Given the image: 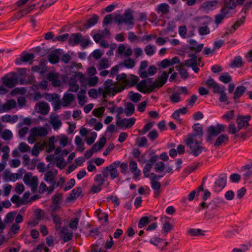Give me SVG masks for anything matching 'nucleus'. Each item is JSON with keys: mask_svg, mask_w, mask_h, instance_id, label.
I'll list each match as a JSON object with an SVG mask.
<instances>
[{"mask_svg": "<svg viewBox=\"0 0 252 252\" xmlns=\"http://www.w3.org/2000/svg\"><path fill=\"white\" fill-rule=\"evenodd\" d=\"M157 72V68L154 65H152L149 67L148 71H141L139 73L140 77L143 79H145L148 76H153Z\"/></svg>", "mask_w": 252, "mask_h": 252, "instance_id": "obj_27", "label": "nucleus"}, {"mask_svg": "<svg viewBox=\"0 0 252 252\" xmlns=\"http://www.w3.org/2000/svg\"><path fill=\"white\" fill-rule=\"evenodd\" d=\"M113 20V17L111 14L106 15L103 19V27H105L111 24Z\"/></svg>", "mask_w": 252, "mask_h": 252, "instance_id": "obj_59", "label": "nucleus"}, {"mask_svg": "<svg viewBox=\"0 0 252 252\" xmlns=\"http://www.w3.org/2000/svg\"><path fill=\"white\" fill-rule=\"evenodd\" d=\"M38 106L40 114L42 115H46L48 114L49 110V106L47 103L40 102L38 103Z\"/></svg>", "mask_w": 252, "mask_h": 252, "instance_id": "obj_33", "label": "nucleus"}, {"mask_svg": "<svg viewBox=\"0 0 252 252\" xmlns=\"http://www.w3.org/2000/svg\"><path fill=\"white\" fill-rule=\"evenodd\" d=\"M189 57L190 59L187 60L185 61V65L187 67H190V66H192L194 64H197V57L196 55V54H191L189 55Z\"/></svg>", "mask_w": 252, "mask_h": 252, "instance_id": "obj_30", "label": "nucleus"}, {"mask_svg": "<svg viewBox=\"0 0 252 252\" xmlns=\"http://www.w3.org/2000/svg\"><path fill=\"white\" fill-rule=\"evenodd\" d=\"M1 137L4 140H9L12 137V133L9 129H5L1 132Z\"/></svg>", "mask_w": 252, "mask_h": 252, "instance_id": "obj_43", "label": "nucleus"}, {"mask_svg": "<svg viewBox=\"0 0 252 252\" xmlns=\"http://www.w3.org/2000/svg\"><path fill=\"white\" fill-rule=\"evenodd\" d=\"M32 131L34 133V134L37 136H45L47 135L48 132L46 128L41 127H33L32 129Z\"/></svg>", "mask_w": 252, "mask_h": 252, "instance_id": "obj_29", "label": "nucleus"}, {"mask_svg": "<svg viewBox=\"0 0 252 252\" xmlns=\"http://www.w3.org/2000/svg\"><path fill=\"white\" fill-rule=\"evenodd\" d=\"M202 84L206 85L208 88L212 89L214 93L219 94L220 93L221 86L216 82L214 80H206L203 81Z\"/></svg>", "mask_w": 252, "mask_h": 252, "instance_id": "obj_16", "label": "nucleus"}, {"mask_svg": "<svg viewBox=\"0 0 252 252\" xmlns=\"http://www.w3.org/2000/svg\"><path fill=\"white\" fill-rule=\"evenodd\" d=\"M57 173L53 172L51 171H48L47 172L44 177V180L47 183L51 184V188L53 189V188H55L56 182L55 181V178L56 177Z\"/></svg>", "mask_w": 252, "mask_h": 252, "instance_id": "obj_15", "label": "nucleus"}, {"mask_svg": "<svg viewBox=\"0 0 252 252\" xmlns=\"http://www.w3.org/2000/svg\"><path fill=\"white\" fill-rule=\"evenodd\" d=\"M113 82L112 80H107L103 86L99 87L97 91L95 89H91L89 92L90 97L95 98L97 94H102L105 98L107 95H114L118 92H121L125 89H128L136 85L137 89L141 93H149L156 88H159L163 86L167 80H141L138 84L139 80H117Z\"/></svg>", "mask_w": 252, "mask_h": 252, "instance_id": "obj_1", "label": "nucleus"}, {"mask_svg": "<svg viewBox=\"0 0 252 252\" xmlns=\"http://www.w3.org/2000/svg\"><path fill=\"white\" fill-rule=\"evenodd\" d=\"M35 58V55L33 53H29L26 51H23L20 55L19 58H17L15 60V63L17 65H21L23 63L30 62L31 64V61Z\"/></svg>", "mask_w": 252, "mask_h": 252, "instance_id": "obj_7", "label": "nucleus"}, {"mask_svg": "<svg viewBox=\"0 0 252 252\" xmlns=\"http://www.w3.org/2000/svg\"><path fill=\"white\" fill-rule=\"evenodd\" d=\"M32 70L38 72L40 76H43L48 71V67L44 62H40L38 65L33 66Z\"/></svg>", "mask_w": 252, "mask_h": 252, "instance_id": "obj_20", "label": "nucleus"}, {"mask_svg": "<svg viewBox=\"0 0 252 252\" xmlns=\"http://www.w3.org/2000/svg\"><path fill=\"white\" fill-rule=\"evenodd\" d=\"M75 100L74 94L70 93H65L64 94L62 100L57 103L63 107H68Z\"/></svg>", "mask_w": 252, "mask_h": 252, "instance_id": "obj_12", "label": "nucleus"}, {"mask_svg": "<svg viewBox=\"0 0 252 252\" xmlns=\"http://www.w3.org/2000/svg\"><path fill=\"white\" fill-rule=\"evenodd\" d=\"M79 88V86L77 84L76 80H69V91L73 92H77Z\"/></svg>", "mask_w": 252, "mask_h": 252, "instance_id": "obj_40", "label": "nucleus"}, {"mask_svg": "<svg viewBox=\"0 0 252 252\" xmlns=\"http://www.w3.org/2000/svg\"><path fill=\"white\" fill-rule=\"evenodd\" d=\"M150 220L148 217H142L138 222V227L140 228H142L146 224H148Z\"/></svg>", "mask_w": 252, "mask_h": 252, "instance_id": "obj_55", "label": "nucleus"}, {"mask_svg": "<svg viewBox=\"0 0 252 252\" xmlns=\"http://www.w3.org/2000/svg\"><path fill=\"white\" fill-rule=\"evenodd\" d=\"M50 123L55 130L58 129L62 125L61 120L57 116L51 118Z\"/></svg>", "mask_w": 252, "mask_h": 252, "instance_id": "obj_37", "label": "nucleus"}, {"mask_svg": "<svg viewBox=\"0 0 252 252\" xmlns=\"http://www.w3.org/2000/svg\"><path fill=\"white\" fill-rule=\"evenodd\" d=\"M202 139H195L194 136L187 138L186 144L190 149V153L195 157L199 156L202 151H206L207 149L201 145Z\"/></svg>", "mask_w": 252, "mask_h": 252, "instance_id": "obj_2", "label": "nucleus"}, {"mask_svg": "<svg viewBox=\"0 0 252 252\" xmlns=\"http://www.w3.org/2000/svg\"><path fill=\"white\" fill-rule=\"evenodd\" d=\"M106 142V137L103 136L99 139V142H96L93 145L92 149L95 152H96L104 147Z\"/></svg>", "mask_w": 252, "mask_h": 252, "instance_id": "obj_31", "label": "nucleus"}, {"mask_svg": "<svg viewBox=\"0 0 252 252\" xmlns=\"http://www.w3.org/2000/svg\"><path fill=\"white\" fill-rule=\"evenodd\" d=\"M28 71L26 68H19L17 69V72H10L1 77L0 79H22L26 77Z\"/></svg>", "mask_w": 252, "mask_h": 252, "instance_id": "obj_6", "label": "nucleus"}, {"mask_svg": "<svg viewBox=\"0 0 252 252\" xmlns=\"http://www.w3.org/2000/svg\"><path fill=\"white\" fill-rule=\"evenodd\" d=\"M134 111V105L131 102L126 103L124 112L127 116L131 115Z\"/></svg>", "mask_w": 252, "mask_h": 252, "instance_id": "obj_39", "label": "nucleus"}, {"mask_svg": "<svg viewBox=\"0 0 252 252\" xmlns=\"http://www.w3.org/2000/svg\"><path fill=\"white\" fill-rule=\"evenodd\" d=\"M75 143L77 146L76 151H79L80 152H83L85 148L84 147V144L83 142L82 138L79 136H77L75 139Z\"/></svg>", "mask_w": 252, "mask_h": 252, "instance_id": "obj_38", "label": "nucleus"}, {"mask_svg": "<svg viewBox=\"0 0 252 252\" xmlns=\"http://www.w3.org/2000/svg\"><path fill=\"white\" fill-rule=\"evenodd\" d=\"M225 90L224 86H220V91L219 93L220 94L219 98L220 102H225L227 100V96L225 93Z\"/></svg>", "mask_w": 252, "mask_h": 252, "instance_id": "obj_50", "label": "nucleus"}, {"mask_svg": "<svg viewBox=\"0 0 252 252\" xmlns=\"http://www.w3.org/2000/svg\"><path fill=\"white\" fill-rule=\"evenodd\" d=\"M165 168V164L162 161H159L156 163L155 166V171L157 172H163Z\"/></svg>", "mask_w": 252, "mask_h": 252, "instance_id": "obj_54", "label": "nucleus"}, {"mask_svg": "<svg viewBox=\"0 0 252 252\" xmlns=\"http://www.w3.org/2000/svg\"><path fill=\"white\" fill-rule=\"evenodd\" d=\"M225 130V126L218 124L216 126H211L207 129V134L215 137Z\"/></svg>", "mask_w": 252, "mask_h": 252, "instance_id": "obj_9", "label": "nucleus"}, {"mask_svg": "<svg viewBox=\"0 0 252 252\" xmlns=\"http://www.w3.org/2000/svg\"><path fill=\"white\" fill-rule=\"evenodd\" d=\"M56 165L57 167L60 169H63L65 166L66 163L64 161L63 157L56 158Z\"/></svg>", "mask_w": 252, "mask_h": 252, "instance_id": "obj_52", "label": "nucleus"}, {"mask_svg": "<svg viewBox=\"0 0 252 252\" xmlns=\"http://www.w3.org/2000/svg\"><path fill=\"white\" fill-rule=\"evenodd\" d=\"M246 91V88L243 86H238L234 94L233 98L236 99L241 97Z\"/></svg>", "mask_w": 252, "mask_h": 252, "instance_id": "obj_36", "label": "nucleus"}, {"mask_svg": "<svg viewBox=\"0 0 252 252\" xmlns=\"http://www.w3.org/2000/svg\"><path fill=\"white\" fill-rule=\"evenodd\" d=\"M104 112V108L102 107L94 109L93 111L94 115L97 117H100Z\"/></svg>", "mask_w": 252, "mask_h": 252, "instance_id": "obj_58", "label": "nucleus"}, {"mask_svg": "<svg viewBox=\"0 0 252 252\" xmlns=\"http://www.w3.org/2000/svg\"><path fill=\"white\" fill-rule=\"evenodd\" d=\"M240 129H238V127L236 126L234 124H230L228 127V132L232 134H235L238 132Z\"/></svg>", "mask_w": 252, "mask_h": 252, "instance_id": "obj_56", "label": "nucleus"}, {"mask_svg": "<svg viewBox=\"0 0 252 252\" xmlns=\"http://www.w3.org/2000/svg\"><path fill=\"white\" fill-rule=\"evenodd\" d=\"M42 150V144L38 142L36 143L32 151V154L34 156H37L39 153V151Z\"/></svg>", "mask_w": 252, "mask_h": 252, "instance_id": "obj_45", "label": "nucleus"}, {"mask_svg": "<svg viewBox=\"0 0 252 252\" xmlns=\"http://www.w3.org/2000/svg\"><path fill=\"white\" fill-rule=\"evenodd\" d=\"M24 183L31 188V190L34 193L37 190L38 184V178L36 176H32V174H26L23 178Z\"/></svg>", "mask_w": 252, "mask_h": 252, "instance_id": "obj_5", "label": "nucleus"}, {"mask_svg": "<svg viewBox=\"0 0 252 252\" xmlns=\"http://www.w3.org/2000/svg\"><path fill=\"white\" fill-rule=\"evenodd\" d=\"M246 18V15H242L241 18L238 20L234 23V24L231 26V28L234 30V31H236L245 23V19Z\"/></svg>", "mask_w": 252, "mask_h": 252, "instance_id": "obj_42", "label": "nucleus"}, {"mask_svg": "<svg viewBox=\"0 0 252 252\" xmlns=\"http://www.w3.org/2000/svg\"><path fill=\"white\" fill-rule=\"evenodd\" d=\"M198 32L201 35H206L209 33L210 30L208 26H205L200 27L198 29Z\"/></svg>", "mask_w": 252, "mask_h": 252, "instance_id": "obj_63", "label": "nucleus"}, {"mask_svg": "<svg viewBox=\"0 0 252 252\" xmlns=\"http://www.w3.org/2000/svg\"><path fill=\"white\" fill-rule=\"evenodd\" d=\"M173 68H170L168 71H163L162 72H160V74L158 75V77L157 79H168L169 74L171 73L173 71Z\"/></svg>", "mask_w": 252, "mask_h": 252, "instance_id": "obj_51", "label": "nucleus"}, {"mask_svg": "<svg viewBox=\"0 0 252 252\" xmlns=\"http://www.w3.org/2000/svg\"><path fill=\"white\" fill-rule=\"evenodd\" d=\"M157 37L156 34H148L147 35H144L141 38V41L142 42L146 43L151 41L152 39H155Z\"/></svg>", "mask_w": 252, "mask_h": 252, "instance_id": "obj_62", "label": "nucleus"}, {"mask_svg": "<svg viewBox=\"0 0 252 252\" xmlns=\"http://www.w3.org/2000/svg\"><path fill=\"white\" fill-rule=\"evenodd\" d=\"M189 43L191 46L189 47V49L191 51H194L195 54H197L201 52L203 49L204 44L201 43L197 45V42L194 39H189Z\"/></svg>", "mask_w": 252, "mask_h": 252, "instance_id": "obj_23", "label": "nucleus"}, {"mask_svg": "<svg viewBox=\"0 0 252 252\" xmlns=\"http://www.w3.org/2000/svg\"><path fill=\"white\" fill-rule=\"evenodd\" d=\"M114 21L120 25L122 23H124L127 25H133L134 24V17L131 12L126 10L124 16L121 14H116L114 18Z\"/></svg>", "mask_w": 252, "mask_h": 252, "instance_id": "obj_3", "label": "nucleus"}, {"mask_svg": "<svg viewBox=\"0 0 252 252\" xmlns=\"http://www.w3.org/2000/svg\"><path fill=\"white\" fill-rule=\"evenodd\" d=\"M128 95L130 100L135 103L138 102L142 96L139 93H134L133 92H129Z\"/></svg>", "mask_w": 252, "mask_h": 252, "instance_id": "obj_46", "label": "nucleus"}, {"mask_svg": "<svg viewBox=\"0 0 252 252\" xmlns=\"http://www.w3.org/2000/svg\"><path fill=\"white\" fill-rule=\"evenodd\" d=\"M61 49H56L49 55L48 60L51 64H55L59 62V55H61Z\"/></svg>", "mask_w": 252, "mask_h": 252, "instance_id": "obj_21", "label": "nucleus"}, {"mask_svg": "<svg viewBox=\"0 0 252 252\" xmlns=\"http://www.w3.org/2000/svg\"><path fill=\"white\" fill-rule=\"evenodd\" d=\"M87 72L88 75L89 76V77L87 79H98L97 76L92 77L96 73V69L94 66H91L88 68Z\"/></svg>", "mask_w": 252, "mask_h": 252, "instance_id": "obj_53", "label": "nucleus"}, {"mask_svg": "<svg viewBox=\"0 0 252 252\" xmlns=\"http://www.w3.org/2000/svg\"><path fill=\"white\" fill-rule=\"evenodd\" d=\"M99 67L100 69H105L109 67L108 59L106 58L102 59L99 63Z\"/></svg>", "mask_w": 252, "mask_h": 252, "instance_id": "obj_64", "label": "nucleus"}, {"mask_svg": "<svg viewBox=\"0 0 252 252\" xmlns=\"http://www.w3.org/2000/svg\"><path fill=\"white\" fill-rule=\"evenodd\" d=\"M94 181L97 183L96 184L102 186L105 181V179L102 177L101 174H97L94 178Z\"/></svg>", "mask_w": 252, "mask_h": 252, "instance_id": "obj_57", "label": "nucleus"}, {"mask_svg": "<svg viewBox=\"0 0 252 252\" xmlns=\"http://www.w3.org/2000/svg\"><path fill=\"white\" fill-rule=\"evenodd\" d=\"M135 119L130 118L128 119H121L120 118L117 121L116 125L123 129L126 128L131 127L135 123Z\"/></svg>", "mask_w": 252, "mask_h": 252, "instance_id": "obj_11", "label": "nucleus"}, {"mask_svg": "<svg viewBox=\"0 0 252 252\" xmlns=\"http://www.w3.org/2000/svg\"><path fill=\"white\" fill-rule=\"evenodd\" d=\"M231 2L232 0L225 1L223 6L220 9V12L226 18L232 16L236 12V3L235 1Z\"/></svg>", "mask_w": 252, "mask_h": 252, "instance_id": "obj_4", "label": "nucleus"}, {"mask_svg": "<svg viewBox=\"0 0 252 252\" xmlns=\"http://www.w3.org/2000/svg\"><path fill=\"white\" fill-rule=\"evenodd\" d=\"M83 36L80 33H74L70 34L68 40V44L74 46L75 45H78L82 42Z\"/></svg>", "mask_w": 252, "mask_h": 252, "instance_id": "obj_18", "label": "nucleus"}, {"mask_svg": "<svg viewBox=\"0 0 252 252\" xmlns=\"http://www.w3.org/2000/svg\"><path fill=\"white\" fill-rule=\"evenodd\" d=\"M218 3V1L217 0H210L203 2L202 4V7L205 10H213L217 7Z\"/></svg>", "mask_w": 252, "mask_h": 252, "instance_id": "obj_28", "label": "nucleus"}, {"mask_svg": "<svg viewBox=\"0 0 252 252\" xmlns=\"http://www.w3.org/2000/svg\"><path fill=\"white\" fill-rule=\"evenodd\" d=\"M251 117L250 115L246 116H243L239 115L236 119V123L238 129H241L242 128H246L249 126V121L251 120Z\"/></svg>", "mask_w": 252, "mask_h": 252, "instance_id": "obj_13", "label": "nucleus"}, {"mask_svg": "<svg viewBox=\"0 0 252 252\" xmlns=\"http://www.w3.org/2000/svg\"><path fill=\"white\" fill-rule=\"evenodd\" d=\"M120 164V161H116L108 166H106V169L109 171V175L111 180H114L119 177V173L118 171L117 168Z\"/></svg>", "mask_w": 252, "mask_h": 252, "instance_id": "obj_10", "label": "nucleus"}, {"mask_svg": "<svg viewBox=\"0 0 252 252\" xmlns=\"http://www.w3.org/2000/svg\"><path fill=\"white\" fill-rule=\"evenodd\" d=\"M170 6L166 3L159 4L156 8V11L158 14L161 13L162 15L167 14L170 11Z\"/></svg>", "mask_w": 252, "mask_h": 252, "instance_id": "obj_26", "label": "nucleus"}, {"mask_svg": "<svg viewBox=\"0 0 252 252\" xmlns=\"http://www.w3.org/2000/svg\"><path fill=\"white\" fill-rule=\"evenodd\" d=\"M129 168L131 172L133 174V178L136 179L141 175V171L137 168L136 161L131 160L129 162Z\"/></svg>", "mask_w": 252, "mask_h": 252, "instance_id": "obj_22", "label": "nucleus"}, {"mask_svg": "<svg viewBox=\"0 0 252 252\" xmlns=\"http://www.w3.org/2000/svg\"><path fill=\"white\" fill-rule=\"evenodd\" d=\"M16 105V101L14 99H11L4 104L0 105V113L8 112L15 108Z\"/></svg>", "mask_w": 252, "mask_h": 252, "instance_id": "obj_17", "label": "nucleus"}, {"mask_svg": "<svg viewBox=\"0 0 252 252\" xmlns=\"http://www.w3.org/2000/svg\"><path fill=\"white\" fill-rule=\"evenodd\" d=\"M45 98L49 101H51L56 99H59V96L56 94H45L44 95Z\"/></svg>", "mask_w": 252, "mask_h": 252, "instance_id": "obj_61", "label": "nucleus"}, {"mask_svg": "<svg viewBox=\"0 0 252 252\" xmlns=\"http://www.w3.org/2000/svg\"><path fill=\"white\" fill-rule=\"evenodd\" d=\"M227 177L226 175H220L216 181L214 189L216 191L221 190L226 186Z\"/></svg>", "mask_w": 252, "mask_h": 252, "instance_id": "obj_14", "label": "nucleus"}, {"mask_svg": "<svg viewBox=\"0 0 252 252\" xmlns=\"http://www.w3.org/2000/svg\"><path fill=\"white\" fill-rule=\"evenodd\" d=\"M82 192V188L80 187L76 188L72 190L70 196L67 198L68 201H71L77 198Z\"/></svg>", "mask_w": 252, "mask_h": 252, "instance_id": "obj_32", "label": "nucleus"}, {"mask_svg": "<svg viewBox=\"0 0 252 252\" xmlns=\"http://www.w3.org/2000/svg\"><path fill=\"white\" fill-rule=\"evenodd\" d=\"M178 70L179 74L182 78L186 79L189 77V74L187 70L185 68L183 65H180L178 66Z\"/></svg>", "mask_w": 252, "mask_h": 252, "instance_id": "obj_44", "label": "nucleus"}, {"mask_svg": "<svg viewBox=\"0 0 252 252\" xmlns=\"http://www.w3.org/2000/svg\"><path fill=\"white\" fill-rule=\"evenodd\" d=\"M99 19L98 16L96 14H93L92 17L87 20L85 23L83 24L82 26H78V29L80 31H83L88 30L90 28L94 26L98 22Z\"/></svg>", "mask_w": 252, "mask_h": 252, "instance_id": "obj_8", "label": "nucleus"}, {"mask_svg": "<svg viewBox=\"0 0 252 252\" xmlns=\"http://www.w3.org/2000/svg\"><path fill=\"white\" fill-rule=\"evenodd\" d=\"M155 49L156 47L155 46L148 45L144 48V51L148 56H151L155 53Z\"/></svg>", "mask_w": 252, "mask_h": 252, "instance_id": "obj_49", "label": "nucleus"}, {"mask_svg": "<svg viewBox=\"0 0 252 252\" xmlns=\"http://www.w3.org/2000/svg\"><path fill=\"white\" fill-rule=\"evenodd\" d=\"M188 234L191 236H197L199 235H203L202 233V230L200 229L190 228L188 230Z\"/></svg>", "mask_w": 252, "mask_h": 252, "instance_id": "obj_47", "label": "nucleus"}, {"mask_svg": "<svg viewBox=\"0 0 252 252\" xmlns=\"http://www.w3.org/2000/svg\"><path fill=\"white\" fill-rule=\"evenodd\" d=\"M86 92L85 91L81 90L77 94L79 103L83 105L86 102V96L85 95Z\"/></svg>", "mask_w": 252, "mask_h": 252, "instance_id": "obj_41", "label": "nucleus"}, {"mask_svg": "<svg viewBox=\"0 0 252 252\" xmlns=\"http://www.w3.org/2000/svg\"><path fill=\"white\" fill-rule=\"evenodd\" d=\"M162 228L163 233L166 234L173 229V226L168 221H166L163 223Z\"/></svg>", "mask_w": 252, "mask_h": 252, "instance_id": "obj_48", "label": "nucleus"}, {"mask_svg": "<svg viewBox=\"0 0 252 252\" xmlns=\"http://www.w3.org/2000/svg\"><path fill=\"white\" fill-rule=\"evenodd\" d=\"M244 63L243 62L242 58L240 56H237L229 63V66L232 68H240L243 66Z\"/></svg>", "mask_w": 252, "mask_h": 252, "instance_id": "obj_25", "label": "nucleus"}, {"mask_svg": "<svg viewBox=\"0 0 252 252\" xmlns=\"http://www.w3.org/2000/svg\"><path fill=\"white\" fill-rule=\"evenodd\" d=\"M229 140V138L227 135L222 134L220 135L216 139L214 145L215 146H219L221 145L223 143L227 142Z\"/></svg>", "mask_w": 252, "mask_h": 252, "instance_id": "obj_34", "label": "nucleus"}, {"mask_svg": "<svg viewBox=\"0 0 252 252\" xmlns=\"http://www.w3.org/2000/svg\"><path fill=\"white\" fill-rule=\"evenodd\" d=\"M192 128L194 133L189 134L187 136V138H189L190 136L191 137V136H194L195 139H202V137L203 134V127L201 126H199V124H196L193 126Z\"/></svg>", "mask_w": 252, "mask_h": 252, "instance_id": "obj_19", "label": "nucleus"}, {"mask_svg": "<svg viewBox=\"0 0 252 252\" xmlns=\"http://www.w3.org/2000/svg\"><path fill=\"white\" fill-rule=\"evenodd\" d=\"M151 187L154 190V195L156 197H158L160 192V183L158 181L151 182Z\"/></svg>", "mask_w": 252, "mask_h": 252, "instance_id": "obj_35", "label": "nucleus"}, {"mask_svg": "<svg viewBox=\"0 0 252 252\" xmlns=\"http://www.w3.org/2000/svg\"><path fill=\"white\" fill-rule=\"evenodd\" d=\"M18 148L22 153H25L30 150V147L24 142H22L19 144Z\"/></svg>", "mask_w": 252, "mask_h": 252, "instance_id": "obj_60", "label": "nucleus"}, {"mask_svg": "<svg viewBox=\"0 0 252 252\" xmlns=\"http://www.w3.org/2000/svg\"><path fill=\"white\" fill-rule=\"evenodd\" d=\"M243 169L246 171L243 175V178L245 181H248L252 178V162L246 164L242 167Z\"/></svg>", "mask_w": 252, "mask_h": 252, "instance_id": "obj_24", "label": "nucleus"}]
</instances>
